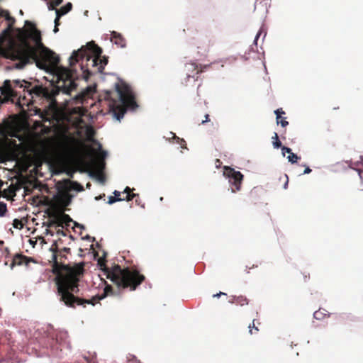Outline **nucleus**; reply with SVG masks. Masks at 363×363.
Masks as SVG:
<instances>
[{
    "label": "nucleus",
    "mask_w": 363,
    "mask_h": 363,
    "mask_svg": "<svg viewBox=\"0 0 363 363\" xmlns=\"http://www.w3.org/2000/svg\"><path fill=\"white\" fill-rule=\"evenodd\" d=\"M76 71L59 67L56 68L57 86L51 88L33 84L25 79H6L0 86V104H12L24 110L35 99L45 104L43 108L35 107L34 115H38L43 121L50 123L57 120L58 106L56 96L60 91L70 94L77 87L74 82Z\"/></svg>",
    "instance_id": "1"
},
{
    "label": "nucleus",
    "mask_w": 363,
    "mask_h": 363,
    "mask_svg": "<svg viewBox=\"0 0 363 363\" xmlns=\"http://www.w3.org/2000/svg\"><path fill=\"white\" fill-rule=\"evenodd\" d=\"M26 25L30 28L19 30L18 41L10 40L4 46L0 38V57L16 62L13 66L16 69H23L33 63L42 69L58 67L60 57L44 45L40 30L28 21Z\"/></svg>",
    "instance_id": "2"
},
{
    "label": "nucleus",
    "mask_w": 363,
    "mask_h": 363,
    "mask_svg": "<svg viewBox=\"0 0 363 363\" xmlns=\"http://www.w3.org/2000/svg\"><path fill=\"white\" fill-rule=\"evenodd\" d=\"M60 262L57 261V256L53 255L52 272L56 275L55 282L60 301L69 308H75L77 306L86 307L87 304L95 306L100 300L108 295H113V290L111 285H106L101 296H94L90 299L75 296L79 291V283L84 272V262L74 264L62 263V259H66L65 255L60 252Z\"/></svg>",
    "instance_id": "3"
},
{
    "label": "nucleus",
    "mask_w": 363,
    "mask_h": 363,
    "mask_svg": "<svg viewBox=\"0 0 363 363\" xmlns=\"http://www.w3.org/2000/svg\"><path fill=\"white\" fill-rule=\"evenodd\" d=\"M52 174L65 173L72 178L77 172H87L91 177L96 179L99 183L106 182L104 172L106 160H48Z\"/></svg>",
    "instance_id": "4"
},
{
    "label": "nucleus",
    "mask_w": 363,
    "mask_h": 363,
    "mask_svg": "<svg viewBox=\"0 0 363 363\" xmlns=\"http://www.w3.org/2000/svg\"><path fill=\"white\" fill-rule=\"evenodd\" d=\"M102 49L94 41L82 47L77 51H74L69 57V65L72 67L75 63L82 60L81 69L83 72V77L88 80L93 72L89 69V65L96 69V72L102 73L105 66L108 64V57H101Z\"/></svg>",
    "instance_id": "5"
},
{
    "label": "nucleus",
    "mask_w": 363,
    "mask_h": 363,
    "mask_svg": "<svg viewBox=\"0 0 363 363\" xmlns=\"http://www.w3.org/2000/svg\"><path fill=\"white\" fill-rule=\"evenodd\" d=\"M99 266L104 267V272L106 278L115 284L118 289L129 288L130 291H135L145 279L143 274L133 268L122 269L119 265H115L111 268H107L105 260L100 258L98 261Z\"/></svg>",
    "instance_id": "6"
},
{
    "label": "nucleus",
    "mask_w": 363,
    "mask_h": 363,
    "mask_svg": "<svg viewBox=\"0 0 363 363\" xmlns=\"http://www.w3.org/2000/svg\"><path fill=\"white\" fill-rule=\"evenodd\" d=\"M119 101L111 99V92L106 91L104 99L108 101L109 110L113 113L117 120L120 121L124 116L126 109H135L138 107L134 94L130 86L121 81L116 84Z\"/></svg>",
    "instance_id": "7"
},
{
    "label": "nucleus",
    "mask_w": 363,
    "mask_h": 363,
    "mask_svg": "<svg viewBox=\"0 0 363 363\" xmlns=\"http://www.w3.org/2000/svg\"><path fill=\"white\" fill-rule=\"evenodd\" d=\"M9 160H0V163L8 162ZM11 162H15L13 166L14 170L18 175V182L19 186L23 188L26 194H32L33 189L39 188L40 182L35 177L31 176L28 177L27 172L28 169L35 165L38 167L43 162L48 164L50 168V162L45 160H10Z\"/></svg>",
    "instance_id": "8"
},
{
    "label": "nucleus",
    "mask_w": 363,
    "mask_h": 363,
    "mask_svg": "<svg viewBox=\"0 0 363 363\" xmlns=\"http://www.w3.org/2000/svg\"><path fill=\"white\" fill-rule=\"evenodd\" d=\"M94 130L91 127H88L86 130L87 140L91 141L92 143L90 145H86L84 143H81V145L84 147L87 153V157H33L30 156H24L21 157H6L0 156V159H106L108 156V153L106 150H104L102 145L97 141L94 140Z\"/></svg>",
    "instance_id": "9"
},
{
    "label": "nucleus",
    "mask_w": 363,
    "mask_h": 363,
    "mask_svg": "<svg viewBox=\"0 0 363 363\" xmlns=\"http://www.w3.org/2000/svg\"><path fill=\"white\" fill-rule=\"evenodd\" d=\"M56 186L57 193L54 195L52 200L48 201V204L55 211L63 212L65 208L71 203L72 196L65 191L58 182L56 184Z\"/></svg>",
    "instance_id": "10"
},
{
    "label": "nucleus",
    "mask_w": 363,
    "mask_h": 363,
    "mask_svg": "<svg viewBox=\"0 0 363 363\" xmlns=\"http://www.w3.org/2000/svg\"><path fill=\"white\" fill-rule=\"evenodd\" d=\"M223 175L228 178L233 193H235L241 189L244 177L240 172L235 171L233 168L225 166L224 167Z\"/></svg>",
    "instance_id": "11"
},
{
    "label": "nucleus",
    "mask_w": 363,
    "mask_h": 363,
    "mask_svg": "<svg viewBox=\"0 0 363 363\" xmlns=\"http://www.w3.org/2000/svg\"><path fill=\"white\" fill-rule=\"evenodd\" d=\"M68 335L65 332H55L51 335L50 346L53 350L62 351L63 348L68 346Z\"/></svg>",
    "instance_id": "12"
},
{
    "label": "nucleus",
    "mask_w": 363,
    "mask_h": 363,
    "mask_svg": "<svg viewBox=\"0 0 363 363\" xmlns=\"http://www.w3.org/2000/svg\"><path fill=\"white\" fill-rule=\"evenodd\" d=\"M211 67V64L201 65L196 64L194 62L186 63L184 67V72L186 74V79L190 77L194 78L196 75L205 72Z\"/></svg>",
    "instance_id": "13"
},
{
    "label": "nucleus",
    "mask_w": 363,
    "mask_h": 363,
    "mask_svg": "<svg viewBox=\"0 0 363 363\" xmlns=\"http://www.w3.org/2000/svg\"><path fill=\"white\" fill-rule=\"evenodd\" d=\"M58 183L64 188L65 191H68L69 193L71 191L80 192L84 190L82 185H81L77 182L71 181L70 179L59 181Z\"/></svg>",
    "instance_id": "14"
},
{
    "label": "nucleus",
    "mask_w": 363,
    "mask_h": 363,
    "mask_svg": "<svg viewBox=\"0 0 363 363\" xmlns=\"http://www.w3.org/2000/svg\"><path fill=\"white\" fill-rule=\"evenodd\" d=\"M31 262H34L33 258L17 253L13 256L11 263L10 264V267L11 269H13L15 266H28Z\"/></svg>",
    "instance_id": "15"
},
{
    "label": "nucleus",
    "mask_w": 363,
    "mask_h": 363,
    "mask_svg": "<svg viewBox=\"0 0 363 363\" xmlns=\"http://www.w3.org/2000/svg\"><path fill=\"white\" fill-rule=\"evenodd\" d=\"M134 189H133V190ZM131 191L132 189L127 186L125 190H124V192L123 194H125V198H116V197H113V196H110L108 198V203L110 204L111 203H113L114 202L116 201H123V200H126L128 201H132L136 196H138V194H135L134 193H131Z\"/></svg>",
    "instance_id": "16"
},
{
    "label": "nucleus",
    "mask_w": 363,
    "mask_h": 363,
    "mask_svg": "<svg viewBox=\"0 0 363 363\" xmlns=\"http://www.w3.org/2000/svg\"><path fill=\"white\" fill-rule=\"evenodd\" d=\"M111 35V41L115 45L121 48H123L126 46V40L121 33L116 31H112Z\"/></svg>",
    "instance_id": "17"
},
{
    "label": "nucleus",
    "mask_w": 363,
    "mask_h": 363,
    "mask_svg": "<svg viewBox=\"0 0 363 363\" xmlns=\"http://www.w3.org/2000/svg\"><path fill=\"white\" fill-rule=\"evenodd\" d=\"M274 113L277 116V123L281 124L282 127H286L288 125L289 122L286 120V118H283L282 115L285 114V111H283L281 108L277 109L274 111Z\"/></svg>",
    "instance_id": "18"
},
{
    "label": "nucleus",
    "mask_w": 363,
    "mask_h": 363,
    "mask_svg": "<svg viewBox=\"0 0 363 363\" xmlns=\"http://www.w3.org/2000/svg\"><path fill=\"white\" fill-rule=\"evenodd\" d=\"M168 139L173 143L178 144L182 149H187L186 141L183 138H180L175 133L170 132Z\"/></svg>",
    "instance_id": "19"
},
{
    "label": "nucleus",
    "mask_w": 363,
    "mask_h": 363,
    "mask_svg": "<svg viewBox=\"0 0 363 363\" xmlns=\"http://www.w3.org/2000/svg\"><path fill=\"white\" fill-rule=\"evenodd\" d=\"M49 216L50 218H54L48 224L49 227H52L55 225L58 227H62V228L64 227V223L62 222V220H61V216L60 214H57V213L53 212V213H49Z\"/></svg>",
    "instance_id": "20"
},
{
    "label": "nucleus",
    "mask_w": 363,
    "mask_h": 363,
    "mask_svg": "<svg viewBox=\"0 0 363 363\" xmlns=\"http://www.w3.org/2000/svg\"><path fill=\"white\" fill-rule=\"evenodd\" d=\"M21 186L18 184L16 185H11L7 189L4 190V196L6 197H13L16 196V191L19 190Z\"/></svg>",
    "instance_id": "21"
},
{
    "label": "nucleus",
    "mask_w": 363,
    "mask_h": 363,
    "mask_svg": "<svg viewBox=\"0 0 363 363\" xmlns=\"http://www.w3.org/2000/svg\"><path fill=\"white\" fill-rule=\"evenodd\" d=\"M72 3L69 2L62 7H61L60 9H57L55 8L54 10H55L56 14H60V16H62L69 12L72 10Z\"/></svg>",
    "instance_id": "22"
},
{
    "label": "nucleus",
    "mask_w": 363,
    "mask_h": 363,
    "mask_svg": "<svg viewBox=\"0 0 363 363\" xmlns=\"http://www.w3.org/2000/svg\"><path fill=\"white\" fill-rule=\"evenodd\" d=\"M261 323L258 320L254 319L252 320V324H250L248 327L250 333L251 335L257 333L258 331L259 330L258 328V325H259Z\"/></svg>",
    "instance_id": "23"
},
{
    "label": "nucleus",
    "mask_w": 363,
    "mask_h": 363,
    "mask_svg": "<svg viewBox=\"0 0 363 363\" xmlns=\"http://www.w3.org/2000/svg\"><path fill=\"white\" fill-rule=\"evenodd\" d=\"M281 153L284 157H285L286 153H288L287 159H300V157L291 152V149L285 146L281 147Z\"/></svg>",
    "instance_id": "24"
},
{
    "label": "nucleus",
    "mask_w": 363,
    "mask_h": 363,
    "mask_svg": "<svg viewBox=\"0 0 363 363\" xmlns=\"http://www.w3.org/2000/svg\"><path fill=\"white\" fill-rule=\"evenodd\" d=\"M237 301V303L236 304L237 305H239L240 306H246V305H248L249 304V299L245 296H238V297H236V299Z\"/></svg>",
    "instance_id": "25"
},
{
    "label": "nucleus",
    "mask_w": 363,
    "mask_h": 363,
    "mask_svg": "<svg viewBox=\"0 0 363 363\" xmlns=\"http://www.w3.org/2000/svg\"><path fill=\"white\" fill-rule=\"evenodd\" d=\"M325 310L319 309L314 312L313 317L317 320H322L328 315L326 313Z\"/></svg>",
    "instance_id": "26"
},
{
    "label": "nucleus",
    "mask_w": 363,
    "mask_h": 363,
    "mask_svg": "<svg viewBox=\"0 0 363 363\" xmlns=\"http://www.w3.org/2000/svg\"><path fill=\"white\" fill-rule=\"evenodd\" d=\"M60 215L61 216V220H62L63 223L65 224L67 226H69V223L73 221L69 215L64 213V211L60 212Z\"/></svg>",
    "instance_id": "27"
},
{
    "label": "nucleus",
    "mask_w": 363,
    "mask_h": 363,
    "mask_svg": "<svg viewBox=\"0 0 363 363\" xmlns=\"http://www.w3.org/2000/svg\"><path fill=\"white\" fill-rule=\"evenodd\" d=\"M63 2V0H51L48 4V9L49 10H54L56 6H59Z\"/></svg>",
    "instance_id": "28"
},
{
    "label": "nucleus",
    "mask_w": 363,
    "mask_h": 363,
    "mask_svg": "<svg viewBox=\"0 0 363 363\" xmlns=\"http://www.w3.org/2000/svg\"><path fill=\"white\" fill-rule=\"evenodd\" d=\"M272 139L274 140H273V146L275 147V148H279V147H281V141L279 140V137H278V135L277 133H274V136L272 137Z\"/></svg>",
    "instance_id": "29"
},
{
    "label": "nucleus",
    "mask_w": 363,
    "mask_h": 363,
    "mask_svg": "<svg viewBox=\"0 0 363 363\" xmlns=\"http://www.w3.org/2000/svg\"><path fill=\"white\" fill-rule=\"evenodd\" d=\"M13 226L15 228L21 229L23 227V224L21 220L16 218L13 221Z\"/></svg>",
    "instance_id": "30"
},
{
    "label": "nucleus",
    "mask_w": 363,
    "mask_h": 363,
    "mask_svg": "<svg viewBox=\"0 0 363 363\" xmlns=\"http://www.w3.org/2000/svg\"><path fill=\"white\" fill-rule=\"evenodd\" d=\"M204 117H205V120H199V118H196V122L199 125H203V124H205L206 123H207V122L210 121L209 114H208V113H205V114H204Z\"/></svg>",
    "instance_id": "31"
},
{
    "label": "nucleus",
    "mask_w": 363,
    "mask_h": 363,
    "mask_svg": "<svg viewBox=\"0 0 363 363\" xmlns=\"http://www.w3.org/2000/svg\"><path fill=\"white\" fill-rule=\"evenodd\" d=\"M6 211H7L6 204L3 202H0V216L1 217L4 216L6 214Z\"/></svg>",
    "instance_id": "32"
},
{
    "label": "nucleus",
    "mask_w": 363,
    "mask_h": 363,
    "mask_svg": "<svg viewBox=\"0 0 363 363\" xmlns=\"http://www.w3.org/2000/svg\"><path fill=\"white\" fill-rule=\"evenodd\" d=\"M61 18L60 14H56V18L55 19V26H59L60 24V19Z\"/></svg>",
    "instance_id": "33"
},
{
    "label": "nucleus",
    "mask_w": 363,
    "mask_h": 363,
    "mask_svg": "<svg viewBox=\"0 0 363 363\" xmlns=\"http://www.w3.org/2000/svg\"><path fill=\"white\" fill-rule=\"evenodd\" d=\"M7 131L5 128L0 126V134L4 137L6 136Z\"/></svg>",
    "instance_id": "34"
},
{
    "label": "nucleus",
    "mask_w": 363,
    "mask_h": 363,
    "mask_svg": "<svg viewBox=\"0 0 363 363\" xmlns=\"http://www.w3.org/2000/svg\"><path fill=\"white\" fill-rule=\"evenodd\" d=\"M6 19L9 21H11L12 23H14L15 21V19L9 15L8 11H6Z\"/></svg>",
    "instance_id": "35"
},
{
    "label": "nucleus",
    "mask_w": 363,
    "mask_h": 363,
    "mask_svg": "<svg viewBox=\"0 0 363 363\" xmlns=\"http://www.w3.org/2000/svg\"><path fill=\"white\" fill-rule=\"evenodd\" d=\"M127 363H140L135 357H133L131 359L128 360Z\"/></svg>",
    "instance_id": "36"
},
{
    "label": "nucleus",
    "mask_w": 363,
    "mask_h": 363,
    "mask_svg": "<svg viewBox=\"0 0 363 363\" xmlns=\"http://www.w3.org/2000/svg\"><path fill=\"white\" fill-rule=\"evenodd\" d=\"M236 297H238V296H232L229 300V303L236 304V303H237V301L235 300Z\"/></svg>",
    "instance_id": "37"
},
{
    "label": "nucleus",
    "mask_w": 363,
    "mask_h": 363,
    "mask_svg": "<svg viewBox=\"0 0 363 363\" xmlns=\"http://www.w3.org/2000/svg\"><path fill=\"white\" fill-rule=\"evenodd\" d=\"M113 194H114V196L113 197L121 198V193L120 191H115Z\"/></svg>",
    "instance_id": "38"
},
{
    "label": "nucleus",
    "mask_w": 363,
    "mask_h": 363,
    "mask_svg": "<svg viewBox=\"0 0 363 363\" xmlns=\"http://www.w3.org/2000/svg\"><path fill=\"white\" fill-rule=\"evenodd\" d=\"M60 252H66V253H69L70 252V248L64 247Z\"/></svg>",
    "instance_id": "39"
},
{
    "label": "nucleus",
    "mask_w": 363,
    "mask_h": 363,
    "mask_svg": "<svg viewBox=\"0 0 363 363\" xmlns=\"http://www.w3.org/2000/svg\"><path fill=\"white\" fill-rule=\"evenodd\" d=\"M221 295H226V294H225V293H223V292H219V293H218V294H214L213 296V297H217V298H218V297H220Z\"/></svg>",
    "instance_id": "40"
},
{
    "label": "nucleus",
    "mask_w": 363,
    "mask_h": 363,
    "mask_svg": "<svg viewBox=\"0 0 363 363\" xmlns=\"http://www.w3.org/2000/svg\"><path fill=\"white\" fill-rule=\"evenodd\" d=\"M351 160H347L346 162L347 164H348V166H350L351 168H353L354 169H357V170H359V169H357V167H352V164H351Z\"/></svg>",
    "instance_id": "41"
},
{
    "label": "nucleus",
    "mask_w": 363,
    "mask_h": 363,
    "mask_svg": "<svg viewBox=\"0 0 363 363\" xmlns=\"http://www.w3.org/2000/svg\"><path fill=\"white\" fill-rule=\"evenodd\" d=\"M213 45V43L211 42V40H208V48L205 49V51H208L209 50V47L212 46Z\"/></svg>",
    "instance_id": "42"
},
{
    "label": "nucleus",
    "mask_w": 363,
    "mask_h": 363,
    "mask_svg": "<svg viewBox=\"0 0 363 363\" xmlns=\"http://www.w3.org/2000/svg\"><path fill=\"white\" fill-rule=\"evenodd\" d=\"M311 172V169L308 167H307L304 169L303 173H304V174H308V173H310Z\"/></svg>",
    "instance_id": "43"
},
{
    "label": "nucleus",
    "mask_w": 363,
    "mask_h": 363,
    "mask_svg": "<svg viewBox=\"0 0 363 363\" xmlns=\"http://www.w3.org/2000/svg\"><path fill=\"white\" fill-rule=\"evenodd\" d=\"M74 224L75 227L80 228H84V226L82 225H81V224H79V223H78L77 222H74Z\"/></svg>",
    "instance_id": "44"
},
{
    "label": "nucleus",
    "mask_w": 363,
    "mask_h": 363,
    "mask_svg": "<svg viewBox=\"0 0 363 363\" xmlns=\"http://www.w3.org/2000/svg\"><path fill=\"white\" fill-rule=\"evenodd\" d=\"M285 177L286 179V181L285 184H284V188L286 189L287 188V185H288V182H289V179H288L287 175H285Z\"/></svg>",
    "instance_id": "45"
},
{
    "label": "nucleus",
    "mask_w": 363,
    "mask_h": 363,
    "mask_svg": "<svg viewBox=\"0 0 363 363\" xmlns=\"http://www.w3.org/2000/svg\"><path fill=\"white\" fill-rule=\"evenodd\" d=\"M260 35H261V32H260V31H259V32L257 33V34L256 35V37H255V42L257 40V39L259 38V37L260 36Z\"/></svg>",
    "instance_id": "46"
},
{
    "label": "nucleus",
    "mask_w": 363,
    "mask_h": 363,
    "mask_svg": "<svg viewBox=\"0 0 363 363\" xmlns=\"http://www.w3.org/2000/svg\"><path fill=\"white\" fill-rule=\"evenodd\" d=\"M58 30H59V29H58V26H55V28H54L53 31H54L55 33H57Z\"/></svg>",
    "instance_id": "47"
},
{
    "label": "nucleus",
    "mask_w": 363,
    "mask_h": 363,
    "mask_svg": "<svg viewBox=\"0 0 363 363\" xmlns=\"http://www.w3.org/2000/svg\"><path fill=\"white\" fill-rule=\"evenodd\" d=\"M91 183H90V182H88V183L86 184V187L87 189H90V188H91Z\"/></svg>",
    "instance_id": "48"
},
{
    "label": "nucleus",
    "mask_w": 363,
    "mask_h": 363,
    "mask_svg": "<svg viewBox=\"0 0 363 363\" xmlns=\"http://www.w3.org/2000/svg\"><path fill=\"white\" fill-rule=\"evenodd\" d=\"M359 164H363V160L358 161V162H357V166H359Z\"/></svg>",
    "instance_id": "49"
},
{
    "label": "nucleus",
    "mask_w": 363,
    "mask_h": 363,
    "mask_svg": "<svg viewBox=\"0 0 363 363\" xmlns=\"http://www.w3.org/2000/svg\"><path fill=\"white\" fill-rule=\"evenodd\" d=\"M289 162H291V163H296L298 162V160H289Z\"/></svg>",
    "instance_id": "50"
},
{
    "label": "nucleus",
    "mask_w": 363,
    "mask_h": 363,
    "mask_svg": "<svg viewBox=\"0 0 363 363\" xmlns=\"http://www.w3.org/2000/svg\"><path fill=\"white\" fill-rule=\"evenodd\" d=\"M57 233L64 235L63 231L60 230L57 231Z\"/></svg>",
    "instance_id": "51"
},
{
    "label": "nucleus",
    "mask_w": 363,
    "mask_h": 363,
    "mask_svg": "<svg viewBox=\"0 0 363 363\" xmlns=\"http://www.w3.org/2000/svg\"><path fill=\"white\" fill-rule=\"evenodd\" d=\"M205 107H206V111H205V112H206V109L208 108V106H207V105H206V103H205Z\"/></svg>",
    "instance_id": "52"
},
{
    "label": "nucleus",
    "mask_w": 363,
    "mask_h": 363,
    "mask_svg": "<svg viewBox=\"0 0 363 363\" xmlns=\"http://www.w3.org/2000/svg\"><path fill=\"white\" fill-rule=\"evenodd\" d=\"M3 244H4V241L0 240V245H3Z\"/></svg>",
    "instance_id": "53"
},
{
    "label": "nucleus",
    "mask_w": 363,
    "mask_h": 363,
    "mask_svg": "<svg viewBox=\"0 0 363 363\" xmlns=\"http://www.w3.org/2000/svg\"><path fill=\"white\" fill-rule=\"evenodd\" d=\"M305 281H306V279H307V276H305Z\"/></svg>",
    "instance_id": "54"
},
{
    "label": "nucleus",
    "mask_w": 363,
    "mask_h": 363,
    "mask_svg": "<svg viewBox=\"0 0 363 363\" xmlns=\"http://www.w3.org/2000/svg\"><path fill=\"white\" fill-rule=\"evenodd\" d=\"M359 159H363V156H360V158Z\"/></svg>",
    "instance_id": "55"
}]
</instances>
